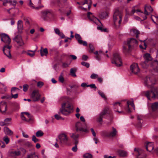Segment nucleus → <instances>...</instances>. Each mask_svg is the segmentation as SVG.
<instances>
[{
    "label": "nucleus",
    "mask_w": 158,
    "mask_h": 158,
    "mask_svg": "<svg viewBox=\"0 0 158 158\" xmlns=\"http://www.w3.org/2000/svg\"><path fill=\"white\" fill-rule=\"evenodd\" d=\"M32 140L35 143H36L39 141L38 139H37L34 135H33L32 136Z\"/></svg>",
    "instance_id": "56"
},
{
    "label": "nucleus",
    "mask_w": 158,
    "mask_h": 158,
    "mask_svg": "<svg viewBox=\"0 0 158 158\" xmlns=\"http://www.w3.org/2000/svg\"><path fill=\"white\" fill-rule=\"evenodd\" d=\"M89 48L90 49V50L89 51V52H93L94 50V48L93 45L91 44H89Z\"/></svg>",
    "instance_id": "52"
},
{
    "label": "nucleus",
    "mask_w": 158,
    "mask_h": 158,
    "mask_svg": "<svg viewBox=\"0 0 158 158\" xmlns=\"http://www.w3.org/2000/svg\"><path fill=\"white\" fill-rule=\"evenodd\" d=\"M30 96L33 101L36 102L40 100L41 95L39 93L38 90H35L32 92Z\"/></svg>",
    "instance_id": "10"
},
{
    "label": "nucleus",
    "mask_w": 158,
    "mask_h": 158,
    "mask_svg": "<svg viewBox=\"0 0 158 158\" xmlns=\"http://www.w3.org/2000/svg\"><path fill=\"white\" fill-rule=\"evenodd\" d=\"M118 153L119 156L122 157H126L127 156V152L122 150H119L118 151Z\"/></svg>",
    "instance_id": "34"
},
{
    "label": "nucleus",
    "mask_w": 158,
    "mask_h": 158,
    "mask_svg": "<svg viewBox=\"0 0 158 158\" xmlns=\"http://www.w3.org/2000/svg\"><path fill=\"white\" fill-rule=\"evenodd\" d=\"M20 154V152L19 151H10L8 152L9 156L11 157H14L15 156H18Z\"/></svg>",
    "instance_id": "24"
},
{
    "label": "nucleus",
    "mask_w": 158,
    "mask_h": 158,
    "mask_svg": "<svg viewBox=\"0 0 158 158\" xmlns=\"http://www.w3.org/2000/svg\"><path fill=\"white\" fill-rule=\"evenodd\" d=\"M27 158H39V157L38 155H35V153H33L28 155Z\"/></svg>",
    "instance_id": "40"
},
{
    "label": "nucleus",
    "mask_w": 158,
    "mask_h": 158,
    "mask_svg": "<svg viewBox=\"0 0 158 158\" xmlns=\"http://www.w3.org/2000/svg\"><path fill=\"white\" fill-rule=\"evenodd\" d=\"M77 144H76L75 146L72 148V150L74 152H76L77 151Z\"/></svg>",
    "instance_id": "62"
},
{
    "label": "nucleus",
    "mask_w": 158,
    "mask_h": 158,
    "mask_svg": "<svg viewBox=\"0 0 158 158\" xmlns=\"http://www.w3.org/2000/svg\"><path fill=\"white\" fill-rule=\"evenodd\" d=\"M71 137L75 140V144H77L78 143L77 139L79 137V135L73 133L72 134Z\"/></svg>",
    "instance_id": "38"
},
{
    "label": "nucleus",
    "mask_w": 158,
    "mask_h": 158,
    "mask_svg": "<svg viewBox=\"0 0 158 158\" xmlns=\"http://www.w3.org/2000/svg\"><path fill=\"white\" fill-rule=\"evenodd\" d=\"M3 140L5 142L6 144H7L9 142L10 140L9 138L6 136L4 137L3 138Z\"/></svg>",
    "instance_id": "50"
},
{
    "label": "nucleus",
    "mask_w": 158,
    "mask_h": 158,
    "mask_svg": "<svg viewBox=\"0 0 158 158\" xmlns=\"http://www.w3.org/2000/svg\"><path fill=\"white\" fill-rule=\"evenodd\" d=\"M51 13V10H45L41 12V17L44 20L46 19L47 15Z\"/></svg>",
    "instance_id": "21"
},
{
    "label": "nucleus",
    "mask_w": 158,
    "mask_h": 158,
    "mask_svg": "<svg viewBox=\"0 0 158 158\" xmlns=\"http://www.w3.org/2000/svg\"><path fill=\"white\" fill-rule=\"evenodd\" d=\"M144 94L149 100L152 98L153 99H158V91L156 89H154L151 91L144 92Z\"/></svg>",
    "instance_id": "5"
},
{
    "label": "nucleus",
    "mask_w": 158,
    "mask_h": 158,
    "mask_svg": "<svg viewBox=\"0 0 158 158\" xmlns=\"http://www.w3.org/2000/svg\"><path fill=\"white\" fill-rule=\"evenodd\" d=\"M43 47H41V49L40 50V53L41 56H47L48 54V49L47 48L44 49L43 50H42Z\"/></svg>",
    "instance_id": "33"
},
{
    "label": "nucleus",
    "mask_w": 158,
    "mask_h": 158,
    "mask_svg": "<svg viewBox=\"0 0 158 158\" xmlns=\"http://www.w3.org/2000/svg\"><path fill=\"white\" fill-rule=\"evenodd\" d=\"M143 57L145 61H147V62H150V61L152 60V58L150 54L148 53L145 54L143 56Z\"/></svg>",
    "instance_id": "32"
},
{
    "label": "nucleus",
    "mask_w": 158,
    "mask_h": 158,
    "mask_svg": "<svg viewBox=\"0 0 158 158\" xmlns=\"http://www.w3.org/2000/svg\"><path fill=\"white\" fill-rule=\"evenodd\" d=\"M75 128L76 130L77 131H80L85 133H87L89 131L88 130L87 128L86 127H84L83 124L80 122H77L76 123Z\"/></svg>",
    "instance_id": "7"
},
{
    "label": "nucleus",
    "mask_w": 158,
    "mask_h": 158,
    "mask_svg": "<svg viewBox=\"0 0 158 158\" xmlns=\"http://www.w3.org/2000/svg\"><path fill=\"white\" fill-rule=\"evenodd\" d=\"M28 5L32 8L33 9H35L36 10H38L42 7H43L44 6L42 5H40L39 6H37L36 3H35V5L32 2L31 0H28Z\"/></svg>",
    "instance_id": "19"
},
{
    "label": "nucleus",
    "mask_w": 158,
    "mask_h": 158,
    "mask_svg": "<svg viewBox=\"0 0 158 158\" xmlns=\"http://www.w3.org/2000/svg\"><path fill=\"white\" fill-rule=\"evenodd\" d=\"M21 117L22 120L26 121H29L31 119V116L27 112H22L21 114Z\"/></svg>",
    "instance_id": "16"
},
{
    "label": "nucleus",
    "mask_w": 158,
    "mask_h": 158,
    "mask_svg": "<svg viewBox=\"0 0 158 158\" xmlns=\"http://www.w3.org/2000/svg\"><path fill=\"white\" fill-rule=\"evenodd\" d=\"M156 82L155 79L153 77H147L144 79V84L145 86L151 88Z\"/></svg>",
    "instance_id": "6"
},
{
    "label": "nucleus",
    "mask_w": 158,
    "mask_h": 158,
    "mask_svg": "<svg viewBox=\"0 0 158 158\" xmlns=\"http://www.w3.org/2000/svg\"><path fill=\"white\" fill-rule=\"evenodd\" d=\"M69 99L68 97L64 96L61 97L60 99V101L62 102L60 111L64 115H68L73 112V107L68 101Z\"/></svg>",
    "instance_id": "1"
},
{
    "label": "nucleus",
    "mask_w": 158,
    "mask_h": 158,
    "mask_svg": "<svg viewBox=\"0 0 158 158\" xmlns=\"http://www.w3.org/2000/svg\"><path fill=\"white\" fill-rule=\"evenodd\" d=\"M135 6H134L132 8L131 12L130 14L131 15H133V14L135 12H136L138 15L142 17V14H143V12H141L139 10H135Z\"/></svg>",
    "instance_id": "26"
},
{
    "label": "nucleus",
    "mask_w": 158,
    "mask_h": 158,
    "mask_svg": "<svg viewBox=\"0 0 158 158\" xmlns=\"http://www.w3.org/2000/svg\"><path fill=\"white\" fill-rule=\"evenodd\" d=\"M98 93L99 95L104 100H106V98L103 92L100 90H98Z\"/></svg>",
    "instance_id": "44"
},
{
    "label": "nucleus",
    "mask_w": 158,
    "mask_h": 158,
    "mask_svg": "<svg viewBox=\"0 0 158 158\" xmlns=\"http://www.w3.org/2000/svg\"><path fill=\"white\" fill-rule=\"evenodd\" d=\"M135 153L136 155V157L139 156L143 153V150L138 148H135L134 149Z\"/></svg>",
    "instance_id": "35"
},
{
    "label": "nucleus",
    "mask_w": 158,
    "mask_h": 158,
    "mask_svg": "<svg viewBox=\"0 0 158 158\" xmlns=\"http://www.w3.org/2000/svg\"><path fill=\"white\" fill-rule=\"evenodd\" d=\"M4 131L6 135H12L13 133V131L6 127H4Z\"/></svg>",
    "instance_id": "29"
},
{
    "label": "nucleus",
    "mask_w": 158,
    "mask_h": 158,
    "mask_svg": "<svg viewBox=\"0 0 158 158\" xmlns=\"http://www.w3.org/2000/svg\"><path fill=\"white\" fill-rule=\"evenodd\" d=\"M130 70L132 73L135 74H137L140 71L138 65L136 63H133L131 65Z\"/></svg>",
    "instance_id": "14"
},
{
    "label": "nucleus",
    "mask_w": 158,
    "mask_h": 158,
    "mask_svg": "<svg viewBox=\"0 0 158 158\" xmlns=\"http://www.w3.org/2000/svg\"><path fill=\"white\" fill-rule=\"evenodd\" d=\"M124 44L128 46L129 50L125 46L123 47V51L126 53L129 52V50H131L137 45V41L135 39L130 38L127 39L124 43Z\"/></svg>",
    "instance_id": "2"
},
{
    "label": "nucleus",
    "mask_w": 158,
    "mask_h": 158,
    "mask_svg": "<svg viewBox=\"0 0 158 158\" xmlns=\"http://www.w3.org/2000/svg\"><path fill=\"white\" fill-rule=\"evenodd\" d=\"M122 15L121 12L118 10L115 11L113 16V21L116 29H119L121 27Z\"/></svg>",
    "instance_id": "3"
},
{
    "label": "nucleus",
    "mask_w": 158,
    "mask_h": 158,
    "mask_svg": "<svg viewBox=\"0 0 158 158\" xmlns=\"http://www.w3.org/2000/svg\"><path fill=\"white\" fill-rule=\"evenodd\" d=\"M58 137L60 140L59 143L60 144L66 143L68 140V138L67 135L64 133L59 135Z\"/></svg>",
    "instance_id": "12"
},
{
    "label": "nucleus",
    "mask_w": 158,
    "mask_h": 158,
    "mask_svg": "<svg viewBox=\"0 0 158 158\" xmlns=\"http://www.w3.org/2000/svg\"><path fill=\"white\" fill-rule=\"evenodd\" d=\"M44 85V83L42 81H39L37 83V86L38 87L41 88Z\"/></svg>",
    "instance_id": "54"
},
{
    "label": "nucleus",
    "mask_w": 158,
    "mask_h": 158,
    "mask_svg": "<svg viewBox=\"0 0 158 158\" xmlns=\"http://www.w3.org/2000/svg\"><path fill=\"white\" fill-rule=\"evenodd\" d=\"M109 109L108 108L104 109L99 114V115L100 116H102V117L105 115L107 112L108 110Z\"/></svg>",
    "instance_id": "41"
},
{
    "label": "nucleus",
    "mask_w": 158,
    "mask_h": 158,
    "mask_svg": "<svg viewBox=\"0 0 158 158\" xmlns=\"http://www.w3.org/2000/svg\"><path fill=\"white\" fill-rule=\"evenodd\" d=\"M81 64L87 68H89L90 66L89 63L84 61H83L81 62Z\"/></svg>",
    "instance_id": "48"
},
{
    "label": "nucleus",
    "mask_w": 158,
    "mask_h": 158,
    "mask_svg": "<svg viewBox=\"0 0 158 158\" xmlns=\"http://www.w3.org/2000/svg\"><path fill=\"white\" fill-rule=\"evenodd\" d=\"M75 37L80 44H82L83 46H87V42L85 41H83L81 40V38L79 34H76Z\"/></svg>",
    "instance_id": "17"
},
{
    "label": "nucleus",
    "mask_w": 158,
    "mask_h": 158,
    "mask_svg": "<svg viewBox=\"0 0 158 158\" xmlns=\"http://www.w3.org/2000/svg\"><path fill=\"white\" fill-rule=\"evenodd\" d=\"M108 13L107 12L105 11L102 12L99 15V17L101 19L106 18L107 17Z\"/></svg>",
    "instance_id": "36"
},
{
    "label": "nucleus",
    "mask_w": 158,
    "mask_h": 158,
    "mask_svg": "<svg viewBox=\"0 0 158 158\" xmlns=\"http://www.w3.org/2000/svg\"><path fill=\"white\" fill-rule=\"evenodd\" d=\"M28 5L32 8L33 9H35L36 10H38L42 7H43L44 6L42 5H40L39 6H37L36 3H35V5L32 2L31 0H28Z\"/></svg>",
    "instance_id": "18"
},
{
    "label": "nucleus",
    "mask_w": 158,
    "mask_h": 158,
    "mask_svg": "<svg viewBox=\"0 0 158 158\" xmlns=\"http://www.w3.org/2000/svg\"><path fill=\"white\" fill-rule=\"evenodd\" d=\"M130 33L131 35H135L137 38L138 37L139 34V31L135 28H132L131 29L130 31Z\"/></svg>",
    "instance_id": "28"
},
{
    "label": "nucleus",
    "mask_w": 158,
    "mask_h": 158,
    "mask_svg": "<svg viewBox=\"0 0 158 158\" xmlns=\"http://www.w3.org/2000/svg\"><path fill=\"white\" fill-rule=\"evenodd\" d=\"M98 77V74L95 73H92L90 76V78L92 79H95L97 78Z\"/></svg>",
    "instance_id": "51"
},
{
    "label": "nucleus",
    "mask_w": 158,
    "mask_h": 158,
    "mask_svg": "<svg viewBox=\"0 0 158 158\" xmlns=\"http://www.w3.org/2000/svg\"><path fill=\"white\" fill-rule=\"evenodd\" d=\"M145 6L147 8V10H148V11H149V13H151L152 12L153 9L150 6L146 5Z\"/></svg>",
    "instance_id": "49"
},
{
    "label": "nucleus",
    "mask_w": 158,
    "mask_h": 158,
    "mask_svg": "<svg viewBox=\"0 0 158 158\" xmlns=\"http://www.w3.org/2000/svg\"><path fill=\"white\" fill-rule=\"evenodd\" d=\"M11 120V118H7L4 119V121L6 124H7L8 123V122L10 121Z\"/></svg>",
    "instance_id": "61"
},
{
    "label": "nucleus",
    "mask_w": 158,
    "mask_h": 158,
    "mask_svg": "<svg viewBox=\"0 0 158 158\" xmlns=\"http://www.w3.org/2000/svg\"><path fill=\"white\" fill-rule=\"evenodd\" d=\"M115 157V156H109L107 155H105L104 156V158H114Z\"/></svg>",
    "instance_id": "64"
},
{
    "label": "nucleus",
    "mask_w": 158,
    "mask_h": 158,
    "mask_svg": "<svg viewBox=\"0 0 158 158\" xmlns=\"http://www.w3.org/2000/svg\"><path fill=\"white\" fill-rule=\"evenodd\" d=\"M54 31L55 33L59 36H60L61 38H63L65 37V36L63 32L60 31V30L58 28H54Z\"/></svg>",
    "instance_id": "27"
},
{
    "label": "nucleus",
    "mask_w": 158,
    "mask_h": 158,
    "mask_svg": "<svg viewBox=\"0 0 158 158\" xmlns=\"http://www.w3.org/2000/svg\"><path fill=\"white\" fill-rule=\"evenodd\" d=\"M11 98H13L15 99L17 98L18 96V94H13V93H11Z\"/></svg>",
    "instance_id": "60"
},
{
    "label": "nucleus",
    "mask_w": 158,
    "mask_h": 158,
    "mask_svg": "<svg viewBox=\"0 0 158 158\" xmlns=\"http://www.w3.org/2000/svg\"><path fill=\"white\" fill-rule=\"evenodd\" d=\"M113 106L114 109V110L118 112L119 113H123V111H119L118 110L122 108V106L119 102H116L113 104Z\"/></svg>",
    "instance_id": "20"
},
{
    "label": "nucleus",
    "mask_w": 158,
    "mask_h": 158,
    "mask_svg": "<svg viewBox=\"0 0 158 158\" xmlns=\"http://www.w3.org/2000/svg\"><path fill=\"white\" fill-rule=\"evenodd\" d=\"M13 40L17 43L19 47L23 46L25 44L22 36L20 35H18L16 36L13 39Z\"/></svg>",
    "instance_id": "11"
},
{
    "label": "nucleus",
    "mask_w": 158,
    "mask_h": 158,
    "mask_svg": "<svg viewBox=\"0 0 158 158\" xmlns=\"http://www.w3.org/2000/svg\"><path fill=\"white\" fill-rule=\"evenodd\" d=\"M27 55H29L31 57H33L35 55V54L34 53L31 52H29V50H28L27 52Z\"/></svg>",
    "instance_id": "53"
},
{
    "label": "nucleus",
    "mask_w": 158,
    "mask_h": 158,
    "mask_svg": "<svg viewBox=\"0 0 158 158\" xmlns=\"http://www.w3.org/2000/svg\"><path fill=\"white\" fill-rule=\"evenodd\" d=\"M87 17L90 20L96 24H98V22H99L101 23L100 20L98 19L95 17L93 14L90 12H88Z\"/></svg>",
    "instance_id": "15"
},
{
    "label": "nucleus",
    "mask_w": 158,
    "mask_h": 158,
    "mask_svg": "<svg viewBox=\"0 0 158 158\" xmlns=\"http://www.w3.org/2000/svg\"><path fill=\"white\" fill-rule=\"evenodd\" d=\"M23 28V26L22 21L21 20H19L18 22L17 26L18 31L19 32H21Z\"/></svg>",
    "instance_id": "31"
},
{
    "label": "nucleus",
    "mask_w": 158,
    "mask_h": 158,
    "mask_svg": "<svg viewBox=\"0 0 158 158\" xmlns=\"http://www.w3.org/2000/svg\"><path fill=\"white\" fill-rule=\"evenodd\" d=\"M151 107L153 111H156L158 110V102H156L151 104Z\"/></svg>",
    "instance_id": "30"
},
{
    "label": "nucleus",
    "mask_w": 158,
    "mask_h": 158,
    "mask_svg": "<svg viewBox=\"0 0 158 158\" xmlns=\"http://www.w3.org/2000/svg\"><path fill=\"white\" fill-rule=\"evenodd\" d=\"M25 145L28 147H31L32 145L31 143L28 141L27 142L25 143Z\"/></svg>",
    "instance_id": "63"
},
{
    "label": "nucleus",
    "mask_w": 158,
    "mask_h": 158,
    "mask_svg": "<svg viewBox=\"0 0 158 158\" xmlns=\"http://www.w3.org/2000/svg\"><path fill=\"white\" fill-rule=\"evenodd\" d=\"M6 110V103L5 102H2L0 103V111L5 112Z\"/></svg>",
    "instance_id": "23"
},
{
    "label": "nucleus",
    "mask_w": 158,
    "mask_h": 158,
    "mask_svg": "<svg viewBox=\"0 0 158 158\" xmlns=\"http://www.w3.org/2000/svg\"><path fill=\"white\" fill-rule=\"evenodd\" d=\"M76 71L77 69L75 68H72L71 69L70 72L73 76L75 77H76V75L75 73V72Z\"/></svg>",
    "instance_id": "42"
},
{
    "label": "nucleus",
    "mask_w": 158,
    "mask_h": 158,
    "mask_svg": "<svg viewBox=\"0 0 158 158\" xmlns=\"http://www.w3.org/2000/svg\"><path fill=\"white\" fill-rule=\"evenodd\" d=\"M28 86L26 84L23 85V90L24 92H26L28 89Z\"/></svg>",
    "instance_id": "57"
},
{
    "label": "nucleus",
    "mask_w": 158,
    "mask_h": 158,
    "mask_svg": "<svg viewBox=\"0 0 158 158\" xmlns=\"http://www.w3.org/2000/svg\"><path fill=\"white\" fill-rule=\"evenodd\" d=\"M11 48V46L5 45L3 48V51L4 54L9 59H11V58L10 53V49Z\"/></svg>",
    "instance_id": "13"
},
{
    "label": "nucleus",
    "mask_w": 158,
    "mask_h": 158,
    "mask_svg": "<svg viewBox=\"0 0 158 158\" xmlns=\"http://www.w3.org/2000/svg\"><path fill=\"white\" fill-rule=\"evenodd\" d=\"M146 150L149 152H151L154 149L153 143L151 142H148L146 145Z\"/></svg>",
    "instance_id": "25"
},
{
    "label": "nucleus",
    "mask_w": 158,
    "mask_h": 158,
    "mask_svg": "<svg viewBox=\"0 0 158 158\" xmlns=\"http://www.w3.org/2000/svg\"><path fill=\"white\" fill-rule=\"evenodd\" d=\"M59 81L60 82L63 83L64 81V79L63 76V73H61L60 75L59 76Z\"/></svg>",
    "instance_id": "46"
},
{
    "label": "nucleus",
    "mask_w": 158,
    "mask_h": 158,
    "mask_svg": "<svg viewBox=\"0 0 158 158\" xmlns=\"http://www.w3.org/2000/svg\"><path fill=\"white\" fill-rule=\"evenodd\" d=\"M54 117L57 120H59L62 119V118L59 115L56 114L54 115Z\"/></svg>",
    "instance_id": "55"
},
{
    "label": "nucleus",
    "mask_w": 158,
    "mask_h": 158,
    "mask_svg": "<svg viewBox=\"0 0 158 158\" xmlns=\"http://www.w3.org/2000/svg\"><path fill=\"white\" fill-rule=\"evenodd\" d=\"M97 28L98 30L101 31H106V29H103L101 27H97Z\"/></svg>",
    "instance_id": "58"
},
{
    "label": "nucleus",
    "mask_w": 158,
    "mask_h": 158,
    "mask_svg": "<svg viewBox=\"0 0 158 158\" xmlns=\"http://www.w3.org/2000/svg\"><path fill=\"white\" fill-rule=\"evenodd\" d=\"M150 63L149 62H147V61H145L144 62H141L140 64L142 67L143 68H147L149 66V64Z\"/></svg>",
    "instance_id": "39"
},
{
    "label": "nucleus",
    "mask_w": 158,
    "mask_h": 158,
    "mask_svg": "<svg viewBox=\"0 0 158 158\" xmlns=\"http://www.w3.org/2000/svg\"><path fill=\"white\" fill-rule=\"evenodd\" d=\"M117 134V131L116 129L113 127L112 130L110 132H108L104 131L102 132V135L108 137H113L115 136Z\"/></svg>",
    "instance_id": "8"
},
{
    "label": "nucleus",
    "mask_w": 158,
    "mask_h": 158,
    "mask_svg": "<svg viewBox=\"0 0 158 158\" xmlns=\"http://www.w3.org/2000/svg\"><path fill=\"white\" fill-rule=\"evenodd\" d=\"M83 157L85 158H92V155L89 153H86L84 154Z\"/></svg>",
    "instance_id": "45"
},
{
    "label": "nucleus",
    "mask_w": 158,
    "mask_h": 158,
    "mask_svg": "<svg viewBox=\"0 0 158 158\" xmlns=\"http://www.w3.org/2000/svg\"><path fill=\"white\" fill-rule=\"evenodd\" d=\"M127 105L128 106L127 108V110L128 113H131V111L129 108V106L130 105H131L132 106L134 110H135V105L133 103V100L132 99L127 102Z\"/></svg>",
    "instance_id": "22"
},
{
    "label": "nucleus",
    "mask_w": 158,
    "mask_h": 158,
    "mask_svg": "<svg viewBox=\"0 0 158 158\" xmlns=\"http://www.w3.org/2000/svg\"><path fill=\"white\" fill-rule=\"evenodd\" d=\"M43 135V132L40 130L38 131L36 134V135L37 137H40L42 136Z\"/></svg>",
    "instance_id": "43"
},
{
    "label": "nucleus",
    "mask_w": 158,
    "mask_h": 158,
    "mask_svg": "<svg viewBox=\"0 0 158 158\" xmlns=\"http://www.w3.org/2000/svg\"><path fill=\"white\" fill-rule=\"evenodd\" d=\"M111 61L116 66L119 67L122 65V61L119 52H116L114 53Z\"/></svg>",
    "instance_id": "4"
},
{
    "label": "nucleus",
    "mask_w": 158,
    "mask_h": 158,
    "mask_svg": "<svg viewBox=\"0 0 158 158\" xmlns=\"http://www.w3.org/2000/svg\"><path fill=\"white\" fill-rule=\"evenodd\" d=\"M0 84H1V86L2 87L1 88V89L4 91H6L7 89L6 86L1 82H0Z\"/></svg>",
    "instance_id": "47"
},
{
    "label": "nucleus",
    "mask_w": 158,
    "mask_h": 158,
    "mask_svg": "<svg viewBox=\"0 0 158 158\" xmlns=\"http://www.w3.org/2000/svg\"><path fill=\"white\" fill-rule=\"evenodd\" d=\"M1 40L5 44V45H9L11 43V39L9 36L5 33L1 34Z\"/></svg>",
    "instance_id": "9"
},
{
    "label": "nucleus",
    "mask_w": 158,
    "mask_h": 158,
    "mask_svg": "<svg viewBox=\"0 0 158 158\" xmlns=\"http://www.w3.org/2000/svg\"><path fill=\"white\" fill-rule=\"evenodd\" d=\"M150 13H149V12H148V10H147L146 6H145L144 14L145 15V16H143V15H142V17H141L143 18V19L141 21H143L144 20L146 19L147 18V16H146V15H149ZM142 15L143 14H142Z\"/></svg>",
    "instance_id": "37"
},
{
    "label": "nucleus",
    "mask_w": 158,
    "mask_h": 158,
    "mask_svg": "<svg viewBox=\"0 0 158 158\" xmlns=\"http://www.w3.org/2000/svg\"><path fill=\"white\" fill-rule=\"evenodd\" d=\"M145 40H144L143 41V44H144V47H143V46L141 45H139V47L140 48H141V49H145L147 47V45L146 44L145 42Z\"/></svg>",
    "instance_id": "59"
}]
</instances>
